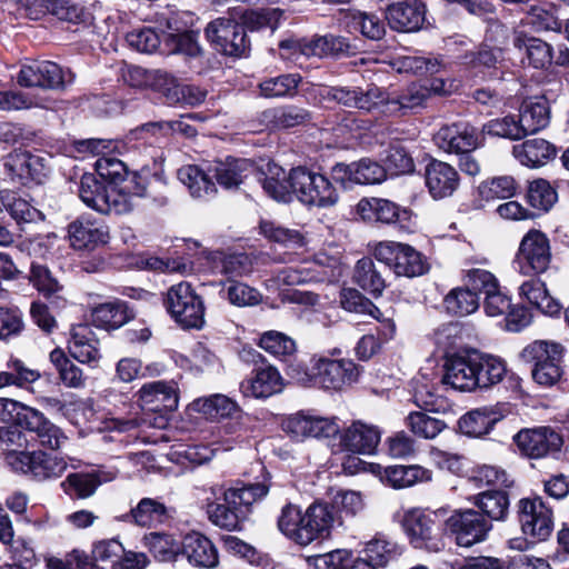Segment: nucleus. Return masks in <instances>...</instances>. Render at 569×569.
<instances>
[{
    "instance_id": "nucleus-1",
    "label": "nucleus",
    "mask_w": 569,
    "mask_h": 569,
    "mask_svg": "<svg viewBox=\"0 0 569 569\" xmlns=\"http://www.w3.org/2000/svg\"><path fill=\"white\" fill-rule=\"evenodd\" d=\"M271 486L272 476L267 467L263 463L251 466L243 479L220 486V493L207 506L209 520L229 531L241 530L253 503L264 499Z\"/></svg>"
},
{
    "instance_id": "nucleus-2",
    "label": "nucleus",
    "mask_w": 569,
    "mask_h": 569,
    "mask_svg": "<svg viewBox=\"0 0 569 569\" xmlns=\"http://www.w3.org/2000/svg\"><path fill=\"white\" fill-rule=\"evenodd\" d=\"M98 174L110 187L124 198H146L157 208L169 203L168 181L162 171L151 172L147 167L129 170L127 164L114 157H102L96 162Z\"/></svg>"
},
{
    "instance_id": "nucleus-3",
    "label": "nucleus",
    "mask_w": 569,
    "mask_h": 569,
    "mask_svg": "<svg viewBox=\"0 0 569 569\" xmlns=\"http://www.w3.org/2000/svg\"><path fill=\"white\" fill-rule=\"evenodd\" d=\"M335 522V506L316 499L305 511L287 501L277 518L278 530L291 542L306 547L316 540L327 539Z\"/></svg>"
},
{
    "instance_id": "nucleus-4",
    "label": "nucleus",
    "mask_w": 569,
    "mask_h": 569,
    "mask_svg": "<svg viewBox=\"0 0 569 569\" xmlns=\"http://www.w3.org/2000/svg\"><path fill=\"white\" fill-rule=\"evenodd\" d=\"M0 421L36 436L42 447L58 449L66 439L63 431L43 412L11 398H0Z\"/></svg>"
},
{
    "instance_id": "nucleus-5",
    "label": "nucleus",
    "mask_w": 569,
    "mask_h": 569,
    "mask_svg": "<svg viewBox=\"0 0 569 569\" xmlns=\"http://www.w3.org/2000/svg\"><path fill=\"white\" fill-rule=\"evenodd\" d=\"M4 466L14 475L36 482L57 479L68 468L67 461L43 450L26 448L7 450L2 457Z\"/></svg>"
},
{
    "instance_id": "nucleus-6",
    "label": "nucleus",
    "mask_w": 569,
    "mask_h": 569,
    "mask_svg": "<svg viewBox=\"0 0 569 569\" xmlns=\"http://www.w3.org/2000/svg\"><path fill=\"white\" fill-rule=\"evenodd\" d=\"M162 305L183 330H201L206 325V305L191 282L180 281L172 284L162 296Z\"/></svg>"
},
{
    "instance_id": "nucleus-7",
    "label": "nucleus",
    "mask_w": 569,
    "mask_h": 569,
    "mask_svg": "<svg viewBox=\"0 0 569 569\" xmlns=\"http://www.w3.org/2000/svg\"><path fill=\"white\" fill-rule=\"evenodd\" d=\"M448 509H411L402 518V528L415 548L440 551L445 548Z\"/></svg>"
},
{
    "instance_id": "nucleus-8",
    "label": "nucleus",
    "mask_w": 569,
    "mask_h": 569,
    "mask_svg": "<svg viewBox=\"0 0 569 569\" xmlns=\"http://www.w3.org/2000/svg\"><path fill=\"white\" fill-rule=\"evenodd\" d=\"M565 353L566 348L560 342L535 340L522 349L520 357L531 365V376L536 383L552 387L565 373Z\"/></svg>"
},
{
    "instance_id": "nucleus-9",
    "label": "nucleus",
    "mask_w": 569,
    "mask_h": 569,
    "mask_svg": "<svg viewBox=\"0 0 569 569\" xmlns=\"http://www.w3.org/2000/svg\"><path fill=\"white\" fill-rule=\"evenodd\" d=\"M179 388L173 380H158L144 383L138 391V405L149 423L164 428L179 406Z\"/></svg>"
},
{
    "instance_id": "nucleus-10",
    "label": "nucleus",
    "mask_w": 569,
    "mask_h": 569,
    "mask_svg": "<svg viewBox=\"0 0 569 569\" xmlns=\"http://www.w3.org/2000/svg\"><path fill=\"white\" fill-rule=\"evenodd\" d=\"M241 359L252 365L250 375L240 383L244 397L267 399L283 389V379L279 370L263 355L253 348H243Z\"/></svg>"
},
{
    "instance_id": "nucleus-11",
    "label": "nucleus",
    "mask_w": 569,
    "mask_h": 569,
    "mask_svg": "<svg viewBox=\"0 0 569 569\" xmlns=\"http://www.w3.org/2000/svg\"><path fill=\"white\" fill-rule=\"evenodd\" d=\"M78 194L80 200L90 209L109 214H124L131 212L136 203L124 198L118 191H111V187L98 174L84 172L79 182Z\"/></svg>"
},
{
    "instance_id": "nucleus-12",
    "label": "nucleus",
    "mask_w": 569,
    "mask_h": 569,
    "mask_svg": "<svg viewBox=\"0 0 569 569\" xmlns=\"http://www.w3.org/2000/svg\"><path fill=\"white\" fill-rule=\"evenodd\" d=\"M375 259L398 277L415 278L426 274L430 266L426 257L408 243L381 241L373 249Z\"/></svg>"
},
{
    "instance_id": "nucleus-13",
    "label": "nucleus",
    "mask_w": 569,
    "mask_h": 569,
    "mask_svg": "<svg viewBox=\"0 0 569 569\" xmlns=\"http://www.w3.org/2000/svg\"><path fill=\"white\" fill-rule=\"evenodd\" d=\"M291 180L295 196L306 206L329 208L339 200L338 190L331 180L305 166L291 168Z\"/></svg>"
},
{
    "instance_id": "nucleus-14",
    "label": "nucleus",
    "mask_w": 569,
    "mask_h": 569,
    "mask_svg": "<svg viewBox=\"0 0 569 569\" xmlns=\"http://www.w3.org/2000/svg\"><path fill=\"white\" fill-rule=\"evenodd\" d=\"M491 530V521L472 508L456 509L446 516V535L462 548L486 541Z\"/></svg>"
},
{
    "instance_id": "nucleus-15",
    "label": "nucleus",
    "mask_w": 569,
    "mask_h": 569,
    "mask_svg": "<svg viewBox=\"0 0 569 569\" xmlns=\"http://www.w3.org/2000/svg\"><path fill=\"white\" fill-rule=\"evenodd\" d=\"M516 516L522 533L532 543L546 540L553 530L552 508L540 496L519 499Z\"/></svg>"
},
{
    "instance_id": "nucleus-16",
    "label": "nucleus",
    "mask_w": 569,
    "mask_h": 569,
    "mask_svg": "<svg viewBox=\"0 0 569 569\" xmlns=\"http://www.w3.org/2000/svg\"><path fill=\"white\" fill-rule=\"evenodd\" d=\"M522 457L541 459L561 451L562 436L549 426L522 428L512 437Z\"/></svg>"
},
{
    "instance_id": "nucleus-17",
    "label": "nucleus",
    "mask_w": 569,
    "mask_h": 569,
    "mask_svg": "<svg viewBox=\"0 0 569 569\" xmlns=\"http://www.w3.org/2000/svg\"><path fill=\"white\" fill-rule=\"evenodd\" d=\"M516 261L523 274L543 273L551 262L550 241L547 234L541 230L530 229L520 241Z\"/></svg>"
},
{
    "instance_id": "nucleus-18",
    "label": "nucleus",
    "mask_w": 569,
    "mask_h": 569,
    "mask_svg": "<svg viewBox=\"0 0 569 569\" xmlns=\"http://www.w3.org/2000/svg\"><path fill=\"white\" fill-rule=\"evenodd\" d=\"M357 211L365 221L393 224L407 232L412 231L415 227L412 210L388 199L363 198L358 202Z\"/></svg>"
},
{
    "instance_id": "nucleus-19",
    "label": "nucleus",
    "mask_w": 569,
    "mask_h": 569,
    "mask_svg": "<svg viewBox=\"0 0 569 569\" xmlns=\"http://www.w3.org/2000/svg\"><path fill=\"white\" fill-rule=\"evenodd\" d=\"M70 247L80 252H93L108 244L109 227L104 221L83 213L72 220L67 227Z\"/></svg>"
},
{
    "instance_id": "nucleus-20",
    "label": "nucleus",
    "mask_w": 569,
    "mask_h": 569,
    "mask_svg": "<svg viewBox=\"0 0 569 569\" xmlns=\"http://www.w3.org/2000/svg\"><path fill=\"white\" fill-rule=\"evenodd\" d=\"M281 430L292 441H303L307 438H330L339 432L337 418H325L300 410L281 420Z\"/></svg>"
},
{
    "instance_id": "nucleus-21",
    "label": "nucleus",
    "mask_w": 569,
    "mask_h": 569,
    "mask_svg": "<svg viewBox=\"0 0 569 569\" xmlns=\"http://www.w3.org/2000/svg\"><path fill=\"white\" fill-rule=\"evenodd\" d=\"M3 168L12 182L28 188L43 183L47 178L44 159L21 148L3 158Z\"/></svg>"
},
{
    "instance_id": "nucleus-22",
    "label": "nucleus",
    "mask_w": 569,
    "mask_h": 569,
    "mask_svg": "<svg viewBox=\"0 0 569 569\" xmlns=\"http://www.w3.org/2000/svg\"><path fill=\"white\" fill-rule=\"evenodd\" d=\"M331 179L342 189H351L355 184H379L387 179L382 164L370 159L361 158L349 164L337 162L331 168Z\"/></svg>"
},
{
    "instance_id": "nucleus-23",
    "label": "nucleus",
    "mask_w": 569,
    "mask_h": 569,
    "mask_svg": "<svg viewBox=\"0 0 569 569\" xmlns=\"http://www.w3.org/2000/svg\"><path fill=\"white\" fill-rule=\"evenodd\" d=\"M363 368L351 359L319 357L317 387L330 391H341L358 382Z\"/></svg>"
},
{
    "instance_id": "nucleus-24",
    "label": "nucleus",
    "mask_w": 569,
    "mask_h": 569,
    "mask_svg": "<svg viewBox=\"0 0 569 569\" xmlns=\"http://www.w3.org/2000/svg\"><path fill=\"white\" fill-rule=\"evenodd\" d=\"M426 157L428 163L425 167L423 179L429 196L436 201L452 197L460 188L459 172L448 162L429 154Z\"/></svg>"
},
{
    "instance_id": "nucleus-25",
    "label": "nucleus",
    "mask_w": 569,
    "mask_h": 569,
    "mask_svg": "<svg viewBox=\"0 0 569 569\" xmlns=\"http://www.w3.org/2000/svg\"><path fill=\"white\" fill-rule=\"evenodd\" d=\"M206 34L214 48L226 56L240 57L247 50L244 29L232 19L218 18L211 21Z\"/></svg>"
},
{
    "instance_id": "nucleus-26",
    "label": "nucleus",
    "mask_w": 569,
    "mask_h": 569,
    "mask_svg": "<svg viewBox=\"0 0 569 569\" xmlns=\"http://www.w3.org/2000/svg\"><path fill=\"white\" fill-rule=\"evenodd\" d=\"M337 435L339 436L340 451L353 455H373L377 452L382 432L375 425L355 420L342 430L339 428Z\"/></svg>"
},
{
    "instance_id": "nucleus-27",
    "label": "nucleus",
    "mask_w": 569,
    "mask_h": 569,
    "mask_svg": "<svg viewBox=\"0 0 569 569\" xmlns=\"http://www.w3.org/2000/svg\"><path fill=\"white\" fill-rule=\"evenodd\" d=\"M475 359L473 349L448 353L443 365L442 383L460 391H475L479 381V378H475V370L478 368Z\"/></svg>"
},
{
    "instance_id": "nucleus-28",
    "label": "nucleus",
    "mask_w": 569,
    "mask_h": 569,
    "mask_svg": "<svg viewBox=\"0 0 569 569\" xmlns=\"http://www.w3.org/2000/svg\"><path fill=\"white\" fill-rule=\"evenodd\" d=\"M370 472L379 477L385 486L396 490L411 488L432 479V471L420 465L381 466L371 462Z\"/></svg>"
},
{
    "instance_id": "nucleus-29",
    "label": "nucleus",
    "mask_w": 569,
    "mask_h": 569,
    "mask_svg": "<svg viewBox=\"0 0 569 569\" xmlns=\"http://www.w3.org/2000/svg\"><path fill=\"white\" fill-rule=\"evenodd\" d=\"M91 323L108 332L118 330L134 320L137 310L133 305L120 298L97 303L91 308Z\"/></svg>"
},
{
    "instance_id": "nucleus-30",
    "label": "nucleus",
    "mask_w": 569,
    "mask_h": 569,
    "mask_svg": "<svg viewBox=\"0 0 569 569\" xmlns=\"http://www.w3.org/2000/svg\"><path fill=\"white\" fill-rule=\"evenodd\" d=\"M29 284L37 290L39 296L47 300L52 308H63L67 300L61 296L63 286L42 261L32 260L27 276Z\"/></svg>"
},
{
    "instance_id": "nucleus-31",
    "label": "nucleus",
    "mask_w": 569,
    "mask_h": 569,
    "mask_svg": "<svg viewBox=\"0 0 569 569\" xmlns=\"http://www.w3.org/2000/svg\"><path fill=\"white\" fill-rule=\"evenodd\" d=\"M17 82L21 87H40L57 89L63 86L64 77L62 69L51 61H37L21 67Z\"/></svg>"
},
{
    "instance_id": "nucleus-32",
    "label": "nucleus",
    "mask_w": 569,
    "mask_h": 569,
    "mask_svg": "<svg viewBox=\"0 0 569 569\" xmlns=\"http://www.w3.org/2000/svg\"><path fill=\"white\" fill-rule=\"evenodd\" d=\"M503 418L505 413L498 405L483 406L462 415L458 420V428L467 437L483 438Z\"/></svg>"
},
{
    "instance_id": "nucleus-33",
    "label": "nucleus",
    "mask_w": 569,
    "mask_h": 569,
    "mask_svg": "<svg viewBox=\"0 0 569 569\" xmlns=\"http://www.w3.org/2000/svg\"><path fill=\"white\" fill-rule=\"evenodd\" d=\"M515 488L486 489L469 498L485 518L492 521H506L510 513V499Z\"/></svg>"
},
{
    "instance_id": "nucleus-34",
    "label": "nucleus",
    "mask_w": 569,
    "mask_h": 569,
    "mask_svg": "<svg viewBox=\"0 0 569 569\" xmlns=\"http://www.w3.org/2000/svg\"><path fill=\"white\" fill-rule=\"evenodd\" d=\"M193 567L213 569L219 565L214 543L203 533L191 531L183 537L182 555Z\"/></svg>"
},
{
    "instance_id": "nucleus-35",
    "label": "nucleus",
    "mask_w": 569,
    "mask_h": 569,
    "mask_svg": "<svg viewBox=\"0 0 569 569\" xmlns=\"http://www.w3.org/2000/svg\"><path fill=\"white\" fill-rule=\"evenodd\" d=\"M386 18L395 30L417 31L425 22L426 7L420 0H403L389 6Z\"/></svg>"
},
{
    "instance_id": "nucleus-36",
    "label": "nucleus",
    "mask_w": 569,
    "mask_h": 569,
    "mask_svg": "<svg viewBox=\"0 0 569 569\" xmlns=\"http://www.w3.org/2000/svg\"><path fill=\"white\" fill-rule=\"evenodd\" d=\"M260 174L259 181L268 197L278 202H291L295 196L291 170L287 173L281 166L269 160L266 168L261 169Z\"/></svg>"
},
{
    "instance_id": "nucleus-37",
    "label": "nucleus",
    "mask_w": 569,
    "mask_h": 569,
    "mask_svg": "<svg viewBox=\"0 0 569 569\" xmlns=\"http://www.w3.org/2000/svg\"><path fill=\"white\" fill-rule=\"evenodd\" d=\"M197 129L186 120L173 122H151L142 124L130 131L129 140L151 139H193Z\"/></svg>"
},
{
    "instance_id": "nucleus-38",
    "label": "nucleus",
    "mask_w": 569,
    "mask_h": 569,
    "mask_svg": "<svg viewBox=\"0 0 569 569\" xmlns=\"http://www.w3.org/2000/svg\"><path fill=\"white\" fill-rule=\"evenodd\" d=\"M351 280L375 299L380 298L387 288L382 270L371 257H362L356 262Z\"/></svg>"
},
{
    "instance_id": "nucleus-39",
    "label": "nucleus",
    "mask_w": 569,
    "mask_h": 569,
    "mask_svg": "<svg viewBox=\"0 0 569 569\" xmlns=\"http://www.w3.org/2000/svg\"><path fill=\"white\" fill-rule=\"evenodd\" d=\"M513 46L523 54L522 63L536 69H543L551 64L552 49L546 41L529 37L522 30H517L513 36Z\"/></svg>"
},
{
    "instance_id": "nucleus-40",
    "label": "nucleus",
    "mask_w": 569,
    "mask_h": 569,
    "mask_svg": "<svg viewBox=\"0 0 569 569\" xmlns=\"http://www.w3.org/2000/svg\"><path fill=\"white\" fill-rule=\"evenodd\" d=\"M142 542L158 562H174L183 550V538L166 531L148 532Z\"/></svg>"
},
{
    "instance_id": "nucleus-41",
    "label": "nucleus",
    "mask_w": 569,
    "mask_h": 569,
    "mask_svg": "<svg viewBox=\"0 0 569 569\" xmlns=\"http://www.w3.org/2000/svg\"><path fill=\"white\" fill-rule=\"evenodd\" d=\"M525 201L529 211L533 212L535 219H537L553 208L558 201V192L547 179L537 178L528 181Z\"/></svg>"
},
{
    "instance_id": "nucleus-42",
    "label": "nucleus",
    "mask_w": 569,
    "mask_h": 569,
    "mask_svg": "<svg viewBox=\"0 0 569 569\" xmlns=\"http://www.w3.org/2000/svg\"><path fill=\"white\" fill-rule=\"evenodd\" d=\"M169 518L166 505L157 499L142 498L138 505L123 516V520L143 528L164 523Z\"/></svg>"
},
{
    "instance_id": "nucleus-43",
    "label": "nucleus",
    "mask_w": 569,
    "mask_h": 569,
    "mask_svg": "<svg viewBox=\"0 0 569 569\" xmlns=\"http://www.w3.org/2000/svg\"><path fill=\"white\" fill-rule=\"evenodd\" d=\"M212 267L219 269L230 280L242 277L252 271V259L247 252H226L223 250L209 251L206 256Z\"/></svg>"
},
{
    "instance_id": "nucleus-44",
    "label": "nucleus",
    "mask_w": 569,
    "mask_h": 569,
    "mask_svg": "<svg viewBox=\"0 0 569 569\" xmlns=\"http://www.w3.org/2000/svg\"><path fill=\"white\" fill-rule=\"evenodd\" d=\"M190 409L211 420L232 418L241 411L234 400L221 393L197 398L190 403Z\"/></svg>"
},
{
    "instance_id": "nucleus-45",
    "label": "nucleus",
    "mask_w": 569,
    "mask_h": 569,
    "mask_svg": "<svg viewBox=\"0 0 569 569\" xmlns=\"http://www.w3.org/2000/svg\"><path fill=\"white\" fill-rule=\"evenodd\" d=\"M258 230L268 242L287 249L298 250L307 246V239L300 230L282 227L273 220L260 219Z\"/></svg>"
},
{
    "instance_id": "nucleus-46",
    "label": "nucleus",
    "mask_w": 569,
    "mask_h": 569,
    "mask_svg": "<svg viewBox=\"0 0 569 569\" xmlns=\"http://www.w3.org/2000/svg\"><path fill=\"white\" fill-rule=\"evenodd\" d=\"M1 214L6 210L18 223H29L42 219L43 214L18 191L4 189L0 191Z\"/></svg>"
},
{
    "instance_id": "nucleus-47",
    "label": "nucleus",
    "mask_w": 569,
    "mask_h": 569,
    "mask_svg": "<svg viewBox=\"0 0 569 569\" xmlns=\"http://www.w3.org/2000/svg\"><path fill=\"white\" fill-rule=\"evenodd\" d=\"M473 357L478 367L475 370V378H479L477 389H488L503 379L507 367L501 358L483 353L477 349H473Z\"/></svg>"
},
{
    "instance_id": "nucleus-48",
    "label": "nucleus",
    "mask_w": 569,
    "mask_h": 569,
    "mask_svg": "<svg viewBox=\"0 0 569 569\" xmlns=\"http://www.w3.org/2000/svg\"><path fill=\"white\" fill-rule=\"evenodd\" d=\"M523 137L533 134L549 123V106L543 98H530L523 101L519 119Z\"/></svg>"
},
{
    "instance_id": "nucleus-49",
    "label": "nucleus",
    "mask_w": 569,
    "mask_h": 569,
    "mask_svg": "<svg viewBox=\"0 0 569 569\" xmlns=\"http://www.w3.org/2000/svg\"><path fill=\"white\" fill-rule=\"evenodd\" d=\"M101 483L98 472H71L60 487L70 499L78 500L91 497Z\"/></svg>"
},
{
    "instance_id": "nucleus-50",
    "label": "nucleus",
    "mask_w": 569,
    "mask_h": 569,
    "mask_svg": "<svg viewBox=\"0 0 569 569\" xmlns=\"http://www.w3.org/2000/svg\"><path fill=\"white\" fill-rule=\"evenodd\" d=\"M286 375L302 387H317L319 358L312 356H295L289 360L286 369Z\"/></svg>"
},
{
    "instance_id": "nucleus-51",
    "label": "nucleus",
    "mask_w": 569,
    "mask_h": 569,
    "mask_svg": "<svg viewBox=\"0 0 569 569\" xmlns=\"http://www.w3.org/2000/svg\"><path fill=\"white\" fill-rule=\"evenodd\" d=\"M178 179L189 189L192 197L202 198L217 192L212 179L196 164L181 167L178 170Z\"/></svg>"
},
{
    "instance_id": "nucleus-52",
    "label": "nucleus",
    "mask_w": 569,
    "mask_h": 569,
    "mask_svg": "<svg viewBox=\"0 0 569 569\" xmlns=\"http://www.w3.org/2000/svg\"><path fill=\"white\" fill-rule=\"evenodd\" d=\"M480 297L473 290L463 287L452 288L443 298L446 311L456 317L469 316L478 310Z\"/></svg>"
},
{
    "instance_id": "nucleus-53",
    "label": "nucleus",
    "mask_w": 569,
    "mask_h": 569,
    "mask_svg": "<svg viewBox=\"0 0 569 569\" xmlns=\"http://www.w3.org/2000/svg\"><path fill=\"white\" fill-rule=\"evenodd\" d=\"M381 162L387 176L399 177L412 174L416 171L413 157L403 144H389Z\"/></svg>"
},
{
    "instance_id": "nucleus-54",
    "label": "nucleus",
    "mask_w": 569,
    "mask_h": 569,
    "mask_svg": "<svg viewBox=\"0 0 569 569\" xmlns=\"http://www.w3.org/2000/svg\"><path fill=\"white\" fill-rule=\"evenodd\" d=\"M556 144H513L512 154L529 168H539L557 156Z\"/></svg>"
},
{
    "instance_id": "nucleus-55",
    "label": "nucleus",
    "mask_w": 569,
    "mask_h": 569,
    "mask_svg": "<svg viewBox=\"0 0 569 569\" xmlns=\"http://www.w3.org/2000/svg\"><path fill=\"white\" fill-rule=\"evenodd\" d=\"M258 346L271 356L287 361L293 357L297 346L296 341L283 332L269 330L259 337Z\"/></svg>"
},
{
    "instance_id": "nucleus-56",
    "label": "nucleus",
    "mask_w": 569,
    "mask_h": 569,
    "mask_svg": "<svg viewBox=\"0 0 569 569\" xmlns=\"http://www.w3.org/2000/svg\"><path fill=\"white\" fill-rule=\"evenodd\" d=\"M518 183L511 176H499L483 180L478 186V194L485 201L510 199L517 194Z\"/></svg>"
},
{
    "instance_id": "nucleus-57",
    "label": "nucleus",
    "mask_w": 569,
    "mask_h": 569,
    "mask_svg": "<svg viewBox=\"0 0 569 569\" xmlns=\"http://www.w3.org/2000/svg\"><path fill=\"white\" fill-rule=\"evenodd\" d=\"M50 362L59 373L61 382L70 388L83 385L82 370L73 363L63 349L57 347L49 353Z\"/></svg>"
},
{
    "instance_id": "nucleus-58",
    "label": "nucleus",
    "mask_w": 569,
    "mask_h": 569,
    "mask_svg": "<svg viewBox=\"0 0 569 569\" xmlns=\"http://www.w3.org/2000/svg\"><path fill=\"white\" fill-rule=\"evenodd\" d=\"M88 335L93 332L87 326H80L78 330L72 331L68 342L70 355L81 363H90L99 358V349L91 343Z\"/></svg>"
},
{
    "instance_id": "nucleus-59",
    "label": "nucleus",
    "mask_w": 569,
    "mask_h": 569,
    "mask_svg": "<svg viewBox=\"0 0 569 569\" xmlns=\"http://www.w3.org/2000/svg\"><path fill=\"white\" fill-rule=\"evenodd\" d=\"M7 371H0V389L9 386L26 388L40 378L37 370L29 369L23 361L11 357L7 362Z\"/></svg>"
},
{
    "instance_id": "nucleus-60",
    "label": "nucleus",
    "mask_w": 569,
    "mask_h": 569,
    "mask_svg": "<svg viewBox=\"0 0 569 569\" xmlns=\"http://www.w3.org/2000/svg\"><path fill=\"white\" fill-rule=\"evenodd\" d=\"M406 425L415 436L425 439H433L446 428L443 420L430 417L426 411L410 412Z\"/></svg>"
},
{
    "instance_id": "nucleus-61",
    "label": "nucleus",
    "mask_w": 569,
    "mask_h": 569,
    "mask_svg": "<svg viewBox=\"0 0 569 569\" xmlns=\"http://www.w3.org/2000/svg\"><path fill=\"white\" fill-rule=\"evenodd\" d=\"M247 167L246 159L227 157L226 161L216 168L214 178L224 189L238 188L243 182V171Z\"/></svg>"
},
{
    "instance_id": "nucleus-62",
    "label": "nucleus",
    "mask_w": 569,
    "mask_h": 569,
    "mask_svg": "<svg viewBox=\"0 0 569 569\" xmlns=\"http://www.w3.org/2000/svg\"><path fill=\"white\" fill-rule=\"evenodd\" d=\"M472 480L487 489L515 488V479L507 471L496 466H480L473 471Z\"/></svg>"
},
{
    "instance_id": "nucleus-63",
    "label": "nucleus",
    "mask_w": 569,
    "mask_h": 569,
    "mask_svg": "<svg viewBox=\"0 0 569 569\" xmlns=\"http://www.w3.org/2000/svg\"><path fill=\"white\" fill-rule=\"evenodd\" d=\"M300 82V74L289 73L267 79L259 84V88L263 97L279 98L293 96Z\"/></svg>"
},
{
    "instance_id": "nucleus-64",
    "label": "nucleus",
    "mask_w": 569,
    "mask_h": 569,
    "mask_svg": "<svg viewBox=\"0 0 569 569\" xmlns=\"http://www.w3.org/2000/svg\"><path fill=\"white\" fill-rule=\"evenodd\" d=\"M24 330L23 313L14 305H0V340L9 341Z\"/></svg>"
}]
</instances>
